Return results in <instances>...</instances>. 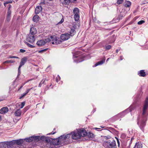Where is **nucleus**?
Listing matches in <instances>:
<instances>
[{"mask_svg":"<svg viewBox=\"0 0 148 148\" xmlns=\"http://www.w3.org/2000/svg\"><path fill=\"white\" fill-rule=\"evenodd\" d=\"M77 54L76 53L75 55L73 56V58L74 59V61L75 62L77 63L83 61V60H79V59L81 58L82 57L80 56H77Z\"/></svg>","mask_w":148,"mask_h":148,"instance_id":"4468645a","label":"nucleus"},{"mask_svg":"<svg viewBox=\"0 0 148 148\" xmlns=\"http://www.w3.org/2000/svg\"><path fill=\"white\" fill-rule=\"evenodd\" d=\"M35 40V36L34 35L29 34L27 35L26 38V40L27 42L31 43H33L34 42Z\"/></svg>","mask_w":148,"mask_h":148,"instance_id":"0eeeda50","label":"nucleus"},{"mask_svg":"<svg viewBox=\"0 0 148 148\" xmlns=\"http://www.w3.org/2000/svg\"><path fill=\"white\" fill-rule=\"evenodd\" d=\"M39 17L38 15L34 16L33 18V20L34 21L37 22L39 21Z\"/></svg>","mask_w":148,"mask_h":148,"instance_id":"b1692460","label":"nucleus"},{"mask_svg":"<svg viewBox=\"0 0 148 148\" xmlns=\"http://www.w3.org/2000/svg\"><path fill=\"white\" fill-rule=\"evenodd\" d=\"M49 38L51 39V41L53 44H55L57 45L60 44L62 42V41L59 38L56 37L55 36H51Z\"/></svg>","mask_w":148,"mask_h":148,"instance_id":"20e7f679","label":"nucleus"},{"mask_svg":"<svg viewBox=\"0 0 148 148\" xmlns=\"http://www.w3.org/2000/svg\"><path fill=\"white\" fill-rule=\"evenodd\" d=\"M95 129H100V128H95Z\"/></svg>","mask_w":148,"mask_h":148,"instance_id":"864d4df0","label":"nucleus"},{"mask_svg":"<svg viewBox=\"0 0 148 148\" xmlns=\"http://www.w3.org/2000/svg\"><path fill=\"white\" fill-rule=\"evenodd\" d=\"M11 16H7V21H9L10 19Z\"/></svg>","mask_w":148,"mask_h":148,"instance_id":"79ce46f5","label":"nucleus"},{"mask_svg":"<svg viewBox=\"0 0 148 148\" xmlns=\"http://www.w3.org/2000/svg\"><path fill=\"white\" fill-rule=\"evenodd\" d=\"M37 33V31L36 29L34 27H32L31 28L29 34H31L35 36V35Z\"/></svg>","mask_w":148,"mask_h":148,"instance_id":"dca6fc26","label":"nucleus"},{"mask_svg":"<svg viewBox=\"0 0 148 148\" xmlns=\"http://www.w3.org/2000/svg\"><path fill=\"white\" fill-rule=\"evenodd\" d=\"M73 13L74 14V18L75 21H77L79 18V9L76 8L73 10Z\"/></svg>","mask_w":148,"mask_h":148,"instance_id":"1a4fd4ad","label":"nucleus"},{"mask_svg":"<svg viewBox=\"0 0 148 148\" xmlns=\"http://www.w3.org/2000/svg\"><path fill=\"white\" fill-rule=\"evenodd\" d=\"M29 81H27L26 82H28Z\"/></svg>","mask_w":148,"mask_h":148,"instance_id":"e2e57ef3","label":"nucleus"},{"mask_svg":"<svg viewBox=\"0 0 148 148\" xmlns=\"http://www.w3.org/2000/svg\"><path fill=\"white\" fill-rule=\"evenodd\" d=\"M101 128H103V127L102 126H101Z\"/></svg>","mask_w":148,"mask_h":148,"instance_id":"680f3d73","label":"nucleus"},{"mask_svg":"<svg viewBox=\"0 0 148 148\" xmlns=\"http://www.w3.org/2000/svg\"><path fill=\"white\" fill-rule=\"evenodd\" d=\"M11 12L10 9H8L7 16H11Z\"/></svg>","mask_w":148,"mask_h":148,"instance_id":"72a5a7b5","label":"nucleus"},{"mask_svg":"<svg viewBox=\"0 0 148 148\" xmlns=\"http://www.w3.org/2000/svg\"><path fill=\"white\" fill-rule=\"evenodd\" d=\"M27 58L26 57H24L21 59V62L20 63V65L19 66V68H20L22 66L25 64L27 61Z\"/></svg>","mask_w":148,"mask_h":148,"instance_id":"ddd939ff","label":"nucleus"},{"mask_svg":"<svg viewBox=\"0 0 148 148\" xmlns=\"http://www.w3.org/2000/svg\"><path fill=\"white\" fill-rule=\"evenodd\" d=\"M22 87H23V86H22L21 87V88Z\"/></svg>","mask_w":148,"mask_h":148,"instance_id":"0e129e2a","label":"nucleus"},{"mask_svg":"<svg viewBox=\"0 0 148 148\" xmlns=\"http://www.w3.org/2000/svg\"><path fill=\"white\" fill-rule=\"evenodd\" d=\"M42 10V8L40 6H38L37 7L35 10V13L37 14L39 13L40 11Z\"/></svg>","mask_w":148,"mask_h":148,"instance_id":"f3484780","label":"nucleus"},{"mask_svg":"<svg viewBox=\"0 0 148 148\" xmlns=\"http://www.w3.org/2000/svg\"><path fill=\"white\" fill-rule=\"evenodd\" d=\"M70 36H73V35L75 34L76 33V31L75 30L74 27H73L71 29V30L69 32Z\"/></svg>","mask_w":148,"mask_h":148,"instance_id":"6ab92c4d","label":"nucleus"},{"mask_svg":"<svg viewBox=\"0 0 148 148\" xmlns=\"http://www.w3.org/2000/svg\"><path fill=\"white\" fill-rule=\"evenodd\" d=\"M142 144L140 143H136L134 148H142Z\"/></svg>","mask_w":148,"mask_h":148,"instance_id":"393cba45","label":"nucleus"},{"mask_svg":"<svg viewBox=\"0 0 148 148\" xmlns=\"http://www.w3.org/2000/svg\"><path fill=\"white\" fill-rule=\"evenodd\" d=\"M0 148H3L2 146L0 145Z\"/></svg>","mask_w":148,"mask_h":148,"instance_id":"13d9d810","label":"nucleus"},{"mask_svg":"<svg viewBox=\"0 0 148 148\" xmlns=\"http://www.w3.org/2000/svg\"><path fill=\"white\" fill-rule=\"evenodd\" d=\"M120 58V59L121 60H122V56H121Z\"/></svg>","mask_w":148,"mask_h":148,"instance_id":"5fc2aeb1","label":"nucleus"},{"mask_svg":"<svg viewBox=\"0 0 148 148\" xmlns=\"http://www.w3.org/2000/svg\"><path fill=\"white\" fill-rule=\"evenodd\" d=\"M120 50V49H118L116 50V52L118 53V52Z\"/></svg>","mask_w":148,"mask_h":148,"instance_id":"3c124183","label":"nucleus"},{"mask_svg":"<svg viewBox=\"0 0 148 148\" xmlns=\"http://www.w3.org/2000/svg\"><path fill=\"white\" fill-rule=\"evenodd\" d=\"M131 3L129 1H127L126 2L125 6L126 7H129L130 6Z\"/></svg>","mask_w":148,"mask_h":148,"instance_id":"bb28decb","label":"nucleus"},{"mask_svg":"<svg viewBox=\"0 0 148 148\" xmlns=\"http://www.w3.org/2000/svg\"><path fill=\"white\" fill-rule=\"evenodd\" d=\"M105 137L106 138H107V136H105Z\"/></svg>","mask_w":148,"mask_h":148,"instance_id":"bf43d9fd","label":"nucleus"},{"mask_svg":"<svg viewBox=\"0 0 148 148\" xmlns=\"http://www.w3.org/2000/svg\"><path fill=\"white\" fill-rule=\"evenodd\" d=\"M18 75L17 77H18L21 74V71H20V68H19V67H18Z\"/></svg>","mask_w":148,"mask_h":148,"instance_id":"58836bf2","label":"nucleus"},{"mask_svg":"<svg viewBox=\"0 0 148 148\" xmlns=\"http://www.w3.org/2000/svg\"><path fill=\"white\" fill-rule=\"evenodd\" d=\"M69 134H70V136L72 135V138L73 139L77 140L84 137L86 135V132L84 129L81 128L77 129Z\"/></svg>","mask_w":148,"mask_h":148,"instance_id":"f03ea898","label":"nucleus"},{"mask_svg":"<svg viewBox=\"0 0 148 148\" xmlns=\"http://www.w3.org/2000/svg\"><path fill=\"white\" fill-rule=\"evenodd\" d=\"M148 107V97L146 98L145 100L143 106V110L142 115L144 117L148 115L147 112V109Z\"/></svg>","mask_w":148,"mask_h":148,"instance_id":"39448f33","label":"nucleus"},{"mask_svg":"<svg viewBox=\"0 0 148 148\" xmlns=\"http://www.w3.org/2000/svg\"><path fill=\"white\" fill-rule=\"evenodd\" d=\"M133 138H131V140H133Z\"/></svg>","mask_w":148,"mask_h":148,"instance_id":"052dcab7","label":"nucleus"},{"mask_svg":"<svg viewBox=\"0 0 148 148\" xmlns=\"http://www.w3.org/2000/svg\"><path fill=\"white\" fill-rule=\"evenodd\" d=\"M88 136L89 137L92 138L94 137V135L92 133L89 132Z\"/></svg>","mask_w":148,"mask_h":148,"instance_id":"f704fd0d","label":"nucleus"},{"mask_svg":"<svg viewBox=\"0 0 148 148\" xmlns=\"http://www.w3.org/2000/svg\"><path fill=\"white\" fill-rule=\"evenodd\" d=\"M57 78H58V79L59 80H60V77L58 75L57 77Z\"/></svg>","mask_w":148,"mask_h":148,"instance_id":"de8ad7c7","label":"nucleus"},{"mask_svg":"<svg viewBox=\"0 0 148 148\" xmlns=\"http://www.w3.org/2000/svg\"><path fill=\"white\" fill-rule=\"evenodd\" d=\"M105 61V58H104L101 61H99L97 63H96L94 65V66H93V67H95L98 65H100L102 64Z\"/></svg>","mask_w":148,"mask_h":148,"instance_id":"a211bd4d","label":"nucleus"},{"mask_svg":"<svg viewBox=\"0 0 148 148\" xmlns=\"http://www.w3.org/2000/svg\"><path fill=\"white\" fill-rule=\"evenodd\" d=\"M32 89V88H31L28 89H27L25 93H24L23 94H22L21 95V96L19 98L21 99L23 97H24V96H25L28 93V92H29V90Z\"/></svg>","mask_w":148,"mask_h":148,"instance_id":"5701e85b","label":"nucleus"},{"mask_svg":"<svg viewBox=\"0 0 148 148\" xmlns=\"http://www.w3.org/2000/svg\"><path fill=\"white\" fill-rule=\"evenodd\" d=\"M45 80H44V79H42V80L41 81V82L39 83V85H38V87H41V86L42 84H44V83Z\"/></svg>","mask_w":148,"mask_h":148,"instance_id":"c756f323","label":"nucleus"},{"mask_svg":"<svg viewBox=\"0 0 148 148\" xmlns=\"http://www.w3.org/2000/svg\"><path fill=\"white\" fill-rule=\"evenodd\" d=\"M24 140L27 142H31L33 140V138L32 137V136H31V137H29V138L25 139Z\"/></svg>","mask_w":148,"mask_h":148,"instance_id":"a878e982","label":"nucleus"},{"mask_svg":"<svg viewBox=\"0 0 148 148\" xmlns=\"http://www.w3.org/2000/svg\"><path fill=\"white\" fill-rule=\"evenodd\" d=\"M135 108V106L134 105H132L129 108L127 109L126 110V111H125L121 113L118 114L117 116L120 117H122L123 116L125 115V112L127 111H129L130 112L131 111L133 110Z\"/></svg>","mask_w":148,"mask_h":148,"instance_id":"9d476101","label":"nucleus"},{"mask_svg":"<svg viewBox=\"0 0 148 148\" xmlns=\"http://www.w3.org/2000/svg\"><path fill=\"white\" fill-rule=\"evenodd\" d=\"M25 44L29 47L32 48H33L35 47V46L29 44L27 42H25Z\"/></svg>","mask_w":148,"mask_h":148,"instance_id":"7c9ffc66","label":"nucleus"},{"mask_svg":"<svg viewBox=\"0 0 148 148\" xmlns=\"http://www.w3.org/2000/svg\"><path fill=\"white\" fill-rule=\"evenodd\" d=\"M47 50V49H42L41 50H40L38 51V53H42L44 51H46Z\"/></svg>","mask_w":148,"mask_h":148,"instance_id":"4c0bfd02","label":"nucleus"},{"mask_svg":"<svg viewBox=\"0 0 148 148\" xmlns=\"http://www.w3.org/2000/svg\"><path fill=\"white\" fill-rule=\"evenodd\" d=\"M58 78H57L56 79V82H58Z\"/></svg>","mask_w":148,"mask_h":148,"instance_id":"8fccbe9b","label":"nucleus"},{"mask_svg":"<svg viewBox=\"0 0 148 148\" xmlns=\"http://www.w3.org/2000/svg\"><path fill=\"white\" fill-rule=\"evenodd\" d=\"M64 21V19L63 18H62L61 19V21L58 23L59 24H61Z\"/></svg>","mask_w":148,"mask_h":148,"instance_id":"c03bdc74","label":"nucleus"},{"mask_svg":"<svg viewBox=\"0 0 148 148\" xmlns=\"http://www.w3.org/2000/svg\"><path fill=\"white\" fill-rule=\"evenodd\" d=\"M70 2L69 0H64L63 4L65 5H67L69 4Z\"/></svg>","mask_w":148,"mask_h":148,"instance_id":"cd10ccee","label":"nucleus"},{"mask_svg":"<svg viewBox=\"0 0 148 148\" xmlns=\"http://www.w3.org/2000/svg\"><path fill=\"white\" fill-rule=\"evenodd\" d=\"M9 58H19L18 57L16 56H10L9 57Z\"/></svg>","mask_w":148,"mask_h":148,"instance_id":"a19ab883","label":"nucleus"},{"mask_svg":"<svg viewBox=\"0 0 148 148\" xmlns=\"http://www.w3.org/2000/svg\"><path fill=\"white\" fill-rule=\"evenodd\" d=\"M2 117L1 115H0V121L1 120Z\"/></svg>","mask_w":148,"mask_h":148,"instance_id":"603ef678","label":"nucleus"},{"mask_svg":"<svg viewBox=\"0 0 148 148\" xmlns=\"http://www.w3.org/2000/svg\"><path fill=\"white\" fill-rule=\"evenodd\" d=\"M69 37L70 34L67 33L62 34L60 36L61 39L63 40H67Z\"/></svg>","mask_w":148,"mask_h":148,"instance_id":"f8f14e48","label":"nucleus"},{"mask_svg":"<svg viewBox=\"0 0 148 148\" xmlns=\"http://www.w3.org/2000/svg\"><path fill=\"white\" fill-rule=\"evenodd\" d=\"M110 59V58H108L107 59V60H106V62H107L108 60H109V59Z\"/></svg>","mask_w":148,"mask_h":148,"instance_id":"4d7b16f0","label":"nucleus"},{"mask_svg":"<svg viewBox=\"0 0 148 148\" xmlns=\"http://www.w3.org/2000/svg\"><path fill=\"white\" fill-rule=\"evenodd\" d=\"M55 133H56V132H51L50 133H49V134H48L47 135H48V134H55Z\"/></svg>","mask_w":148,"mask_h":148,"instance_id":"a18cd8bd","label":"nucleus"},{"mask_svg":"<svg viewBox=\"0 0 148 148\" xmlns=\"http://www.w3.org/2000/svg\"><path fill=\"white\" fill-rule=\"evenodd\" d=\"M50 41L51 39L49 37H46L43 39L38 40L36 43V44L39 47L42 46L47 43Z\"/></svg>","mask_w":148,"mask_h":148,"instance_id":"7ed1b4c3","label":"nucleus"},{"mask_svg":"<svg viewBox=\"0 0 148 148\" xmlns=\"http://www.w3.org/2000/svg\"><path fill=\"white\" fill-rule=\"evenodd\" d=\"M8 111V109L6 107L2 108L0 110V113L1 114H5Z\"/></svg>","mask_w":148,"mask_h":148,"instance_id":"2eb2a0df","label":"nucleus"},{"mask_svg":"<svg viewBox=\"0 0 148 148\" xmlns=\"http://www.w3.org/2000/svg\"><path fill=\"white\" fill-rule=\"evenodd\" d=\"M138 74L139 76L142 77H145L146 75L145 73L143 70L140 71L139 73H138Z\"/></svg>","mask_w":148,"mask_h":148,"instance_id":"412c9836","label":"nucleus"},{"mask_svg":"<svg viewBox=\"0 0 148 148\" xmlns=\"http://www.w3.org/2000/svg\"><path fill=\"white\" fill-rule=\"evenodd\" d=\"M21 112L19 109L16 110L15 112V114L16 116H21Z\"/></svg>","mask_w":148,"mask_h":148,"instance_id":"4be33fe9","label":"nucleus"},{"mask_svg":"<svg viewBox=\"0 0 148 148\" xmlns=\"http://www.w3.org/2000/svg\"><path fill=\"white\" fill-rule=\"evenodd\" d=\"M145 21L143 20H141L138 22V25H141L144 23Z\"/></svg>","mask_w":148,"mask_h":148,"instance_id":"c9c22d12","label":"nucleus"},{"mask_svg":"<svg viewBox=\"0 0 148 148\" xmlns=\"http://www.w3.org/2000/svg\"><path fill=\"white\" fill-rule=\"evenodd\" d=\"M20 52L21 53H23L25 52V50L21 49L20 50Z\"/></svg>","mask_w":148,"mask_h":148,"instance_id":"37998d69","label":"nucleus"},{"mask_svg":"<svg viewBox=\"0 0 148 148\" xmlns=\"http://www.w3.org/2000/svg\"><path fill=\"white\" fill-rule=\"evenodd\" d=\"M70 134L63 135L59 137L58 139L52 140V138L45 136H42L41 139L46 142V147L41 146V148H47V147L53 148L54 145H62L65 144V140L70 137Z\"/></svg>","mask_w":148,"mask_h":148,"instance_id":"f257e3e1","label":"nucleus"},{"mask_svg":"<svg viewBox=\"0 0 148 148\" xmlns=\"http://www.w3.org/2000/svg\"><path fill=\"white\" fill-rule=\"evenodd\" d=\"M117 142H118V146H119V140H117Z\"/></svg>","mask_w":148,"mask_h":148,"instance_id":"6e6d98bb","label":"nucleus"},{"mask_svg":"<svg viewBox=\"0 0 148 148\" xmlns=\"http://www.w3.org/2000/svg\"><path fill=\"white\" fill-rule=\"evenodd\" d=\"M2 145L4 148H12L14 146L12 141L4 142L3 143Z\"/></svg>","mask_w":148,"mask_h":148,"instance_id":"6e6552de","label":"nucleus"},{"mask_svg":"<svg viewBox=\"0 0 148 148\" xmlns=\"http://www.w3.org/2000/svg\"><path fill=\"white\" fill-rule=\"evenodd\" d=\"M25 102H21V104L20 105H19L20 108H23V107H24V106L25 105Z\"/></svg>","mask_w":148,"mask_h":148,"instance_id":"2f4dec72","label":"nucleus"},{"mask_svg":"<svg viewBox=\"0 0 148 148\" xmlns=\"http://www.w3.org/2000/svg\"><path fill=\"white\" fill-rule=\"evenodd\" d=\"M70 2H74V1H76V0H69Z\"/></svg>","mask_w":148,"mask_h":148,"instance_id":"49530a36","label":"nucleus"},{"mask_svg":"<svg viewBox=\"0 0 148 148\" xmlns=\"http://www.w3.org/2000/svg\"><path fill=\"white\" fill-rule=\"evenodd\" d=\"M8 6L9 7L8 9H10V8L11 7V5H10V4H8Z\"/></svg>","mask_w":148,"mask_h":148,"instance_id":"09e8293b","label":"nucleus"},{"mask_svg":"<svg viewBox=\"0 0 148 148\" xmlns=\"http://www.w3.org/2000/svg\"><path fill=\"white\" fill-rule=\"evenodd\" d=\"M111 46L110 45H106L105 47V49L106 50L110 49H111Z\"/></svg>","mask_w":148,"mask_h":148,"instance_id":"473e14b6","label":"nucleus"},{"mask_svg":"<svg viewBox=\"0 0 148 148\" xmlns=\"http://www.w3.org/2000/svg\"><path fill=\"white\" fill-rule=\"evenodd\" d=\"M11 1H7L6 2H5L4 3V5L5 6H6V5L9 3H11Z\"/></svg>","mask_w":148,"mask_h":148,"instance_id":"ea45409f","label":"nucleus"},{"mask_svg":"<svg viewBox=\"0 0 148 148\" xmlns=\"http://www.w3.org/2000/svg\"><path fill=\"white\" fill-rule=\"evenodd\" d=\"M32 137L33 138V140L35 142H37L39 140H42L41 139V137H40V136H32Z\"/></svg>","mask_w":148,"mask_h":148,"instance_id":"aec40b11","label":"nucleus"},{"mask_svg":"<svg viewBox=\"0 0 148 148\" xmlns=\"http://www.w3.org/2000/svg\"><path fill=\"white\" fill-rule=\"evenodd\" d=\"M123 2V0H118L117 3L118 4H120L122 3Z\"/></svg>","mask_w":148,"mask_h":148,"instance_id":"e433bc0d","label":"nucleus"},{"mask_svg":"<svg viewBox=\"0 0 148 148\" xmlns=\"http://www.w3.org/2000/svg\"><path fill=\"white\" fill-rule=\"evenodd\" d=\"M103 145L106 148H114L115 145V142L114 140H112V142H105Z\"/></svg>","mask_w":148,"mask_h":148,"instance_id":"423d86ee","label":"nucleus"},{"mask_svg":"<svg viewBox=\"0 0 148 148\" xmlns=\"http://www.w3.org/2000/svg\"><path fill=\"white\" fill-rule=\"evenodd\" d=\"M13 145L16 147V145H19L22 144L23 142V140L22 139H20L17 140H13L12 141Z\"/></svg>","mask_w":148,"mask_h":148,"instance_id":"9b49d317","label":"nucleus"},{"mask_svg":"<svg viewBox=\"0 0 148 148\" xmlns=\"http://www.w3.org/2000/svg\"><path fill=\"white\" fill-rule=\"evenodd\" d=\"M15 62L14 61L10 60H7L4 62L3 63L4 64L5 63H13Z\"/></svg>","mask_w":148,"mask_h":148,"instance_id":"c85d7f7f","label":"nucleus"}]
</instances>
